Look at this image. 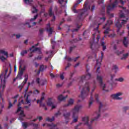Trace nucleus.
<instances>
[{"label":"nucleus","instance_id":"1","mask_svg":"<svg viewBox=\"0 0 129 129\" xmlns=\"http://www.w3.org/2000/svg\"><path fill=\"white\" fill-rule=\"evenodd\" d=\"M83 0H78L72 8V11L75 14H77V13H80L78 16V20L80 21H82L84 19L87 17L88 15V12L87 11L90 10V6L88 5V1H86L84 5V8L83 9L79 10L78 11L76 10V7L81 3Z\"/></svg>","mask_w":129,"mask_h":129},{"label":"nucleus","instance_id":"2","mask_svg":"<svg viewBox=\"0 0 129 129\" xmlns=\"http://www.w3.org/2000/svg\"><path fill=\"white\" fill-rule=\"evenodd\" d=\"M95 99L96 100V101L97 102V103H99L98 111H97L95 113H94V115H96V116L94 118L91 119L90 123L88 122L89 121V118L88 117H84L82 118V121H84L85 124L87 125L89 129H92L91 123H92L95 120H97V119H98V118L99 116H100V112L103 107L102 104L99 101V95H98V94H95Z\"/></svg>","mask_w":129,"mask_h":129},{"label":"nucleus","instance_id":"3","mask_svg":"<svg viewBox=\"0 0 129 129\" xmlns=\"http://www.w3.org/2000/svg\"><path fill=\"white\" fill-rule=\"evenodd\" d=\"M120 8H122L123 10H120L121 14L119 15V18L121 21V23L119 22V19H118L115 23V26L117 28V32H119L120 28L122 27V25H125L128 21L129 11L128 10H125V8L122 7V6H119Z\"/></svg>","mask_w":129,"mask_h":129},{"label":"nucleus","instance_id":"4","mask_svg":"<svg viewBox=\"0 0 129 129\" xmlns=\"http://www.w3.org/2000/svg\"><path fill=\"white\" fill-rule=\"evenodd\" d=\"M99 84L101 87H102V90L106 91V92H108L109 89L111 90L112 89V87H115L117 83L115 81H108L106 83H104L103 81H100L99 82Z\"/></svg>","mask_w":129,"mask_h":129},{"label":"nucleus","instance_id":"5","mask_svg":"<svg viewBox=\"0 0 129 129\" xmlns=\"http://www.w3.org/2000/svg\"><path fill=\"white\" fill-rule=\"evenodd\" d=\"M89 83H86L85 86L83 87L82 91L81 92V95L79 96V97L81 98L84 99L85 97L88 96V93L90 90L89 88Z\"/></svg>","mask_w":129,"mask_h":129},{"label":"nucleus","instance_id":"6","mask_svg":"<svg viewBox=\"0 0 129 129\" xmlns=\"http://www.w3.org/2000/svg\"><path fill=\"white\" fill-rule=\"evenodd\" d=\"M81 108V106L77 105L75 106L74 108L72 109L73 112V121L72 122H77L78 121V112L79 110Z\"/></svg>","mask_w":129,"mask_h":129},{"label":"nucleus","instance_id":"7","mask_svg":"<svg viewBox=\"0 0 129 129\" xmlns=\"http://www.w3.org/2000/svg\"><path fill=\"white\" fill-rule=\"evenodd\" d=\"M117 5H118V1L115 0L114 3H113L111 5H109L107 7V14L109 15L110 13V11H113L115 8L117 7Z\"/></svg>","mask_w":129,"mask_h":129},{"label":"nucleus","instance_id":"8","mask_svg":"<svg viewBox=\"0 0 129 129\" xmlns=\"http://www.w3.org/2000/svg\"><path fill=\"white\" fill-rule=\"evenodd\" d=\"M8 71H9V69H6V70L2 72L0 74V81H6V80L9 76H10V74L8 76L7 74L8 73Z\"/></svg>","mask_w":129,"mask_h":129},{"label":"nucleus","instance_id":"9","mask_svg":"<svg viewBox=\"0 0 129 129\" xmlns=\"http://www.w3.org/2000/svg\"><path fill=\"white\" fill-rule=\"evenodd\" d=\"M122 95V93H117L116 94H113L111 95V97L113 98V99H116L117 100H119L121 99V98L119 97V96Z\"/></svg>","mask_w":129,"mask_h":129},{"label":"nucleus","instance_id":"10","mask_svg":"<svg viewBox=\"0 0 129 129\" xmlns=\"http://www.w3.org/2000/svg\"><path fill=\"white\" fill-rule=\"evenodd\" d=\"M95 39V33L93 34V41L92 42L91 41L90 42V48L92 51L95 49V43H94V40Z\"/></svg>","mask_w":129,"mask_h":129},{"label":"nucleus","instance_id":"11","mask_svg":"<svg viewBox=\"0 0 129 129\" xmlns=\"http://www.w3.org/2000/svg\"><path fill=\"white\" fill-rule=\"evenodd\" d=\"M24 71H25V68H22L20 72H19L18 75L16 77V79H18V80H21L22 79L23 74H24Z\"/></svg>","mask_w":129,"mask_h":129},{"label":"nucleus","instance_id":"12","mask_svg":"<svg viewBox=\"0 0 129 129\" xmlns=\"http://www.w3.org/2000/svg\"><path fill=\"white\" fill-rule=\"evenodd\" d=\"M103 52L101 51V59L99 61V59H96V66L95 67H96V66H97V65H101V62L102 61V59H103Z\"/></svg>","mask_w":129,"mask_h":129},{"label":"nucleus","instance_id":"13","mask_svg":"<svg viewBox=\"0 0 129 129\" xmlns=\"http://www.w3.org/2000/svg\"><path fill=\"white\" fill-rule=\"evenodd\" d=\"M91 78V74L88 73L85 76L82 77V80H88Z\"/></svg>","mask_w":129,"mask_h":129},{"label":"nucleus","instance_id":"14","mask_svg":"<svg viewBox=\"0 0 129 129\" xmlns=\"http://www.w3.org/2000/svg\"><path fill=\"white\" fill-rule=\"evenodd\" d=\"M20 116L18 118V119L19 120H21V121H24V118L26 116V115L25 114V113H24V110H22L21 112L20 113Z\"/></svg>","mask_w":129,"mask_h":129},{"label":"nucleus","instance_id":"15","mask_svg":"<svg viewBox=\"0 0 129 129\" xmlns=\"http://www.w3.org/2000/svg\"><path fill=\"white\" fill-rule=\"evenodd\" d=\"M45 99V97H42L40 100H37V103H39L40 102V106H42V107H45L46 106V105L45 103H43L42 101Z\"/></svg>","mask_w":129,"mask_h":129},{"label":"nucleus","instance_id":"16","mask_svg":"<svg viewBox=\"0 0 129 129\" xmlns=\"http://www.w3.org/2000/svg\"><path fill=\"white\" fill-rule=\"evenodd\" d=\"M123 44L126 48L127 47L128 45V39L125 37H124V39L123 40Z\"/></svg>","mask_w":129,"mask_h":129},{"label":"nucleus","instance_id":"17","mask_svg":"<svg viewBox=\"0 0 129 129\" xmlns=\"http://www.w3.org/2000/svg\"><path fill=\"white\" fill-rule=\"evenodd\" d=\"M68 97V95H66V96H63L62 95H60L58 97V99L59 101H63V100H65Z\"/></svg>","mask_w":129,"mask_h":129},{"label":"nucleus","instance_id":"18","mask_svg":"<svg viewBox=\"0 0 129 129\" xmlns=\"http://www.w3.org/2000/svg\"><path fill=\"white\" fill-rule=\"evenodd\" d=\"M94 101V99L92 97V93H91L89 102V108H90V107L92 105V103H93Z\"/></svg>","mask_w":129,"mask_h":129},{"label":"nucleus","instance_id":"19","mask_svg":"<svg viewBox=\"0 0 129 129\" xmlns=\"http://www.w3.org/2000/svg\"><path fill=\"white\" fill-rule=\"evenodd\" d=\"M112 21L108 20L107 21L106 24H105V25L103 27V29H105L106 27H108L109 28V26H110V25H112Z\"/></svg>","mask_w":129,"mask_h":129},{"label":"nucleus","instance_id":"20","mask_svg":"<svg viewBox=\"0 0 129 129\" xmlns=\"http://www.w3.org/2000/svg\"><path fill=\"white\" fill-rule=\"evenodd\" d=\"M74 103V100L73 99H70L68 101V103L64 105V106H69V105H72Z\"/></svg>","mask_w":129,"mask_h":129},{"label":"nucleus","instance_id":"21","mask_svg":"<svg viewBox=\"0 0 129 129\" xmlns=\"http://www.w3.org/2000/svg\"><path fill=\"white\" fill-rule=\"evenodd\" d=\"M0 87L3 88V90L6 88V81H0Z\"/></svg>","mask_w":129,"mask_h":129},{"label":"nucleus","instance_id":"22","mask_svg":"<svg viewBox=\"0 0 129 129\" xmlns=\"http://www.w3.org/2000/svg\"><path fill=\"white\" fill-rule=\"evenodd\" d=\"M70 112H68L66 114H63V116L67 120H69V117L70 116Z\"/></svg>","mask_w":129,"mask_h":129},{"label":"nucleus","instance_id":"23","mask_svg":"<svg viewBox=\"0 0 129 129\" xmlns=\"http://www.w3.org/2000/svg\"><path fill=\"white\" fill-rule=\"evenodd\" d=\"M47 104L48 106H52L53 105V102H52V99L51 98H48Z\"/></svg>","mask_w":129,"mask_h":129},{"label":"nucleus","instance_id":"24","mask_svg":"<svg viewBox=\"0 0 129 129\" xmlns=\"http://www.w3.org/2000/svg\"><path fill=\"white\" fill-rule=\"evenodd\" d=\"M0 53L1 54H4V55L6 56L7 58L9 57V53H8V52L5 51L4 50H0Z\"/></svg>","mask_w":129,"mask_h":129},{"label":"nucleus","instance_id":"25","mask_svg":"<svg viewBox=\"0 0 129 129\" xmlns=\"http://www.w3.org/2000/svg\"><path fill=\"white\" fill-rule=\"evenodd\" d=\"M22 126L24 127V128L26 129L29 126V124H28V122H22Z\"/></svg>","mask_w":129,"mask_h":129},{"label":"nucleus","instance_id":"26","mask_svg":"<svg viewBox=\"0 0 129 129\" xmlns=\"http://www.w3.org/2000/svg\"><path fill=\"white\" fill-rule=\"evenodd\" d=\"M106 30L104 31V35L108 34L109 32H110V29L109 27H105Z\"/></svg>","mask_w":129,"mask_h":129},{"label":"nucleus","instance_id":"27","mask_svg":"<svg viewBox=\"0 0 129 129\" xmlns=\"http://www.w3.org/2000/svg\"><path fill=\"white\" fill-rule=\"evenodd\" d=\"M37 51H38L39 54H42V51H41V49L39 47H35L34 49L32 50V52H36Z\"/></svg>","mask_w":129,"mask_h":129},{"label":"nucleus","instance_id":"28","mask_svg":"<svg viewBox=\"0 0 129 129\" xmlns=\"http://www.w3.org/2000/svg\"><path fill=\"white\" fill-rule=\"evenodd\" d=\"M48 13H49V15L50 17L54 16V14L53 13V9L52 8V7H50L49 8V10L48 11Z\"/></svg>","mask_w":129,"mask_h":129},{"label":"nucleus","instance_id":"29","mask_svg":"<svg viewBox=\"0 0 129 129\" xmlns=\"http://www.w3.org/2000/svg\"><path fill=\"white\" fill-rule=\"evenodd\" d=\"M54 11L56 15H59L62 13V10H60L59 12H58V8L57 7V6H55L54 7Z\"/></svg>","mask_w":129,"mask_h":129},{"label":"nucleus","instance_id":"30","mask_svg":"<svg viewBox=\"0 0 129 129\" xmlns=\"http://www.w3.org/2000/svg\"><path fill=\"white\" fill-rule=\"evenodd\" d=\"M27 83V81L25 82H23L21 85H20L19 86V88L20 89V90H19L20 92H21V91L22 90V89H23V88L24 87V85H25V84H26Z\"/></svg>","mask_w":129,"mask_h":129},{"label":"nucleus","instance_id":"31","mask_svg":"<svg viewBox=\"0 0 129 129\" xmlns=\"http://www.w3.org/2000/svg\"><path fill=\"white\" fill-rule=\"evenodd\" d=\"M81 27V26H79V25H78V24H77V28L74 29L73 30H72V32H73V33H74V32H78V30H79L80 29Z\"/></svg>","mask_w":129,"mask_h":129},{"label":"nucleus","instance_id":"32","mask_svg":"<svg viewBox=\"0 0 129 129\" xmlns=\"http://www.w3.org/2000/svg\"><path fill=\"white\" fill-rule=\"evenodd\" d=\"M127 57H128V53H126V54H123V56L122 57H121L120 59L121 60H125V59H126V58H127Z\"/></svg>","mask_w":129,"mask_h":129},{"label":"nucleus","instance_id":"33","mask_svg":"<svg viewBox=\"0 0 129 129\" xmlns=\"http://www.w3.org/2000/svg\"><path fill=\"white\" fill-rule=\"evenodd\" d=\"M104 44H105L104 42L102 41H101V45L102 47L103 51H104L106 49V46H105Z\"/></svg>","mask_w":129,"mask_h":129},{"label":"nucleus","instance_id":"34","mask_svg":"<svg viewBox=\"0 0 129 129\" xmlns=\"http://www.w3.org/2000/svg\"><path fill=\"white\" fill-rule=\"evenodd\" d=\"M100 25H101V23H98L97 27L96 28H94V31H95L96 33H97L98 34H99L100 33L99 31L98 30V28Z\"/></svg>","mask_w":129,"mask_h":129},{"label":"nucleus","instance_id":"35","mask_svg":"<svg viewBox=\"0 0 129 129\" xmlns=\"http://www.w3.org/2000/svg\"><path fill=\"white\" fill-rule=\"evenodd\" d=\"M112 70H115L114 73H116V72H117V70H118V68L117 67V66L114 65L113 66Z\"/></svg>","mask_w":129,"mask_h":129},{"label":"nucleus","instance_id":"36","mask_svg":"<svg viewBox=\"0 0 129 129\" xmlns=\"http://www.w3.org/2000/svg\"><path fill=\"white\" fill-rule=\"evenodd\" d=\"M46 120H47V121L52 122V121H53V120H55V118L54 117V116H53L51 118L48 117L46 118Z\"/></svg>","mask_w":129,"mask_h":129},{"label":"nucleus","instance_id":"37","mask_svg":"<svg viewBox=\"0 0 129 129\" xmlns=\"http://www.w3.org/2000/svg\"><path fill=\"white\" fill-rule=\"evenodd\" d=\"M29 96H30V95L27 94V96L26 99V101L27 104L29 103L30 104H31V100H29Z\"/></svg>","mask_w":129,"mask_h":129},{"label":"nucleus","instance_id":"38","mask_svg":"<svg viewBox=\"0 0 129 129\" xmlns=\"http://www.w3.org/2000/svg\"><path fill=\"white\" fill-rule=\"evenodd\" d=\"M64 74H65V73H62L60 74L59 78L61 79V80H64V79L65 78L64 77Z\"/></svg>","mask_w":129,"mask_h":129},{"label":"nucleus","instance_id":"39","mask_svg":"<svg viewBox=\"0 0 129 129\" xmlns=\"http://www.w3.org/2000/svg\"><path fill=\"white\" fill-rule=\"evenodd\" d=\"M47 31L49 33L50 35H52V34H53V29L51 27H50L49 29L47 28Z\"/></svg>","mask_w":129,"mask_h":129},{"label":"nucleus","instance_id":"40","mask_svg":"<svg viewBox=\"0 0 129 129\" xmlns=\"http://www.w3.org/2000/svg\"><path fill=\"white\" fill-rule=\"evenodd\" d=\"M50 76L51 78H55L56 77H58V76H59V75L56 74V75H54L52 73H51L50 74Z\"/></svg>","mask_w":129,"mask_h":129},{"label":"nucleus","instance_id":"41","mask_svg":"<svg viewBox=\"0 0 129 129\" xmlns=\"http://www.w3.org/2000/svg\"><path fill=\"white\" fill-rule=\"evenodd\" d=\"M28 53V51L27 50H23L21 52V56H24L25 54H27Z\"/></svg>","mask_w":129,"mask_h":129},{"label":"nucleus","instance_id":"42","mask_svg":"<svg viewBox=\"0 0 129 129\" xmlns=\"http://www.w3.org/2000/svg\"><path fill=\"white\" fill-rule=\"evenodd\" d=\"M40 83H41V85H45V84L47 83V82L46 81H44V82L37 81L38 84H40Z\"/></svg>","mask_w":129,"mask_h":129},{"label":"nucleus","instance_id":"43","mask_svg":"<svg viewBox=\"0 0 129 129\" xmlns=\"http://www.w3.org/2000/svg\"><path fill=\"white\" fill-rule=\"evenodd\" d=\"M75 48H76V46H75V45H74V46L71 47L70 48L69 53H71V52H72V51H73V49H75Z\"/></svg>","mask_w":129,"mask_h":129},{"label":"nucleus","instance_id":"44","mask_svg":"<svg viewBox=\"0 0 129 129\" xmlns=\"http://www.w3.org/2000/svg\"><path fill=\"white\" fill-rule=\"evenodd\" d=\"M63 84H64V83H62L61 84H56V88H60V87H62V86H63Z\"/></svg>","mask_w":129,"mask_h":129},{"label":"nucleus","instance_id":"45","mask_svg":"<svg viewBox=\"0 0 129 129\" xmlns=\"http://www.w3.org/2000/svg\"><path fill=\"white\" fill-rule=\"evenodd\" d=\"M40 71H44L45 70V66L44 65L40 66Z\"/></svg>","mask_w":129,"mask_h":129},{"label":"nucleus","instance_id":"46","mask_svg":"<svg viewBox=\"0 0 129 129\" xmlns=\"http://www.w3.org/2000/svg\"><path fill=\"white\" fill-rule=\"evenodd\" d=\"M97 80H98V81H102V77L97 76Z\"/></svg>","mask_w":129,"mask_h":129},{"label":"nucleus","instance_id":"47","mask_svg":"<svg viewBox=\"0 0 129 129\" xmlns=\"http://www.w3.org/2000/svg\"><path fill=\"white\" fill-rule=\"evenodd\" d=\"M124 79L123 78H119V79H115V81H123Z\"/></svg>","mask_w":129,"mask_h":129},{"label":"nucleus","instance_id":"48","mask_svg":"<svg viewBox=\"0 0 129 129\" xmlns=\"http://www.w3.org/2000/svg\"><path fill=\"white\" fill-rule=\"evenodd\" d=\"M33 11H32L33 14H35V13H37L38 12V9H36V7H33Z\"/></svg>","mask_w":129,"mask_h":129},{"label":"nucleus","instance_id":"49","mask_svg":"<svg viewBox=\"0 0 129 129\" xmlns=\"http://www.w3.org/2000/svg\"><path fill=\"white\" fill-rule=\"evenodd\" d=\"M61 114V112H60V111H58L57 113H56L55 114H54V116L56 117H58V115H60Z\"/></svg>","mask_w":129,"mask_h":129},{"label":"nucleus","instance_id":"50","mask_svg":"<svg viewBox=\"0 0 129 129\" xmlns=\"http://www.w3.org/2000/svg\"><path fill=\"white\" fill-rule=\"evenodd\" d=\"M30 125H33V126H34V127H38V126L39 125L38 124L31 123L30 124Z\"/></svg>","mask_w":129,"mask_h":129},{"label":"nucleus","instance_id":"51","mask_svg":"<svg viewBox=\"0 0 129 129\" xmlns=\"http://www.w3.org/2000/svg\"><path fill=\"white\" fill-rule=\"evenodd\" d=\"M29 77V76H28V74H26L25 76H24V81H28V78Z\"/></svg>","mask_w":129,"mask_h":129},{"label":"nucleus","instance_id":"52","mask_svg":"<svg viewBox=\"0 0 129 129\" xmlns=\"http://www.w3.org/2000/svg\"><path fill=\"white\" fill-rule=\"evenodd\" d=\"M110 80L111 81H113V78H114V77H115V75L113 74V75H110Z\"/></svg>","mask_w":129,"mask_h":129},{"label":"nucleus","instance_id":"53","mask_svg":"<svg viewBox=\"0 0 129 129\" xmlns=\"http://www.w3.org/2000/svg\"><path fill=\"white\" fill-rule=\"evenodd\" d=\"M0 59L2 61H5V60H7V57H5V56H2L0 57Z\"/></svg>","mask_w":129,"mask_h":129},{"label":"nucleus","instance_id":"54","mask_svg":"<svg viewBox=\"0 0 129 129\" xmlns=\"http://www.w3.org/2000/svg\"><path fill=\"white\" fill-rule=\"evenodd\" d=\"M37 18H38V14L34 16V17L33 18H31L30 19V21H35V20H36L37 19Z\"/></svg>","mask_w":129,"mask_h":129},{"label":"nucleus","instance_id":"55","mask_svg":"<svg viewBox=\"0 0 129 129\" xmlns=\"http://www.w3.org/2000/svg\"><path fill=\"white\" fill-rule=\"evenodd\" d=\"M35 60H41L42 59V55H39L38 57L35 58Z\"/></svg>","mask_w":129,"mask_h":129},{"label":"nucleus","instance_id":"56","mask_svg":"<svg viewBox=\"0 0 129 129\" xmlns=\"http://www.w3.org/2000/svg\"><path fill=\"white\" fill-rule=\"evenodd\" d=\"M31 2H33V0H24V3L25 4H30Z\"/></svg>","mask_w":129,"mask_h":129},{"label":"nucleus","instance_id":"57","mask_svg":"<svg viewBox=\"0 0 129 129\" xmlns=\"http://www.w3.org/2000/svg\"><path fill=\"white\" fill-rule=\"evenodd\" d=\"M43 33H44V29H39V34L41 35H42Z\"/></svg>","mask_w":129,"mask_h":129},{"label":"nucleus","instance_id":"58","mask_svg":"<svg viewBox=\"0 0 129 129\" xmlns=\"http://www.w3.org/2000/svg\"><path fill=\"white\" fill-rule=\"evenodd\" d=\"M78 42V39L76 38L71 41V43H77Z\"/></svg>","mask_w":129,"mask_h":129},{"label":"nucleus","instance_id":"59","mask_svg":"<svg viewBox=\"0 0 129 129\" xmlns=\"http://www.w3.org/2000/svg\"><path fill=\"white\" fill-rule=\"evenodd\" d=\"M48 126H51V127H55L56 126V124H54L53 123L52 124H48Z\"/></svg>","mask_w":129,"mask_h":129},{"label":"nucleus","instance_id":"60","mask_svg":"<svg viewBox=\"0 0 129 129\" xmlns=\"http://www.w3.org/2000/svg\"><path fill=\"white\" fill-rule=\"evenodd\" d=\"M34 94H39V93H40V91H39V90H35L34 92H33Z\"/></svg>","mask_w":129,"mask_h":129},{"label":"nucleus","instance_id":"61","mask_svg":"<svg viewBox=\"0 0 129 129\" xmlns=\"http://www.w3.org/2000/svg\"><path fill=\"white\" fill-rule=\"evenodd\" d=\"M124 50H122V51L119 52L118 51H116L117 55H120V54H122Z\"/></svg>","mask_w":129,"mask_h":129},{"label":"nucleus","instance_id":"62","mask_svg":"<svg viewBox=\"0 0 129 129\" xmlns=\"http://www.w3.org/2000/svg\"><path fill=\"white\" fill-rule=\"evenodd\" d=\"M82 124V123L80 122L79 123V124L78 125H77L75 127V129H78V126L79 125H81Z\"/></svg>","mask_w":129,"mask_h":129},{"label":"nucleus","instance_id":"63","mask_svg":"<svg viewBox=\"0 0 129 129\" xmlns=\"http://www.w3.org/2000/svg\"><path fill=\"white\" fill-rule=\"evenodd\" d=\"M99 69H100V66H99L97 68L96 72L97 73H100V71H99Z\"/></svg>","mask_w":129,"mask_h":129},{"label":"nucleus","instance_id":"64","mask_svg":"<svg viewBox=\"0 0 129 129\" xmlns=\"http://www.w3.org/2000/svg\"><path fill=\"white\" fill-rule=\"evenodd\" d=\"M86 72H88V71H89V69L88 68V64H87L86 65Z\"/></svg>","mask_w":129,"mask_h":129}]
</instances>
